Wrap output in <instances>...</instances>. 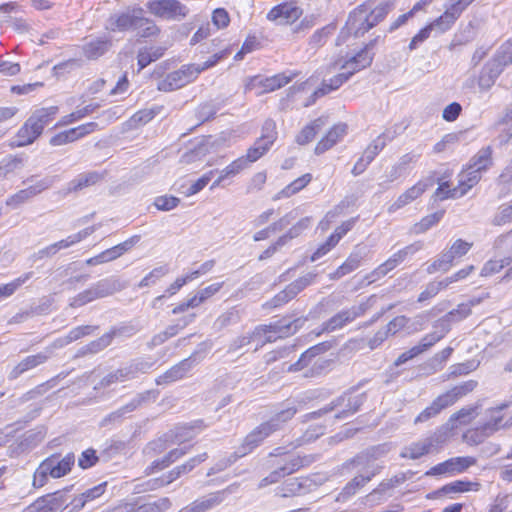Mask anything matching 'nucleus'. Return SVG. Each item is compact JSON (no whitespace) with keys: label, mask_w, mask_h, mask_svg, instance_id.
Here are the masks:
<instances>
[{"label":"nucleus","mask_w":512,"mask_h":512,"mask_svg":"<svg viewBox=\"0 0 512 512\" xmlns=\"http://www.w3.org/2000/svg\"><path fill=\"white\" fill-rule=\"evenodd\" d=\"M504 69L512 64V39L503 43L493 58Z\"/></svg>","instance_id":"052dcab7"},{"label":"nucleus","mask_w":512,"mask_h":512,"mask_svg":"<svg viewBox=\"0 0 512 512\" xmlns=\"http://www.w3.org/2000/svg\"><path fill=\"white\" fill-rule=\"evenodd\" d=\"M325 123L326 120L323 117L314 120L300 131L296 137V142L300 145H305L311 142Z\"/></svg>","instance_id":"72a5a7b5"},{"label":"nucleus","mask_w":512,"mask_h":512,"mask_svg":"<svg viewBox=\"0 0 512 512\" xmlns=\"http://www.w3.org/2000/svg\"><path fill=\"white\" fill-rule=\"evenodd\" d=\"M304 489L303 481L298 478H291L287 480L282 486L277 487L275 494L277 496L286 498L300 494Z\"/></svg>","instance_id":"ea45409f"},{"label":"nucleus","mask_w":512,"mask_h":512,"mask_svg":"<svg viewBox=\"0 0 512 512\" xmlns=\"http://www.w3.org/2000/svg\"><path fill=\"white\" fill-rule=\"evenodd\" d=\"M503 68L494 59L489 61L482 69L479 78L478 86L481 90H489L495 83L496 79L503 72Z\"/></svg>","instance_id":"393cba45"},{"label":"nucleus","mask_w":512,"mask_h":512,"mask_svg":"<svg viewBox=\"0 0 512 512\" xmlns=\"http://www.w3.org/2000/svg\"><path fill=\"white\" fill-rule=\"evenodd\" d=\"M111 42L106 38H96L83 45V53L88 59H97L110 48Z\"/></svg>","instance_id":"473e14b6"},{"label":"nucleus","mask_w":512,"mask_h":512,"mask_svg":"<svg viewBox=\"0 0 512 512\" xmlns=\"http://www.w3.org/2000/svg\"><path fill=\"white\" fill-rule=\"evenodd\" d=\"M471 313L470 305L468 304H460L458 307L449 313H447L445 316H443L441 319L437 320L434 324V328H443V332H448L450 330V324L454 321H460L467 316H469Z\"/></svg>","instance_id":"cd10ccee"},{"label":"nucleus","mask_w":512,"mask_h":512,"mask_svg":"<svg viewBox=\"0 0 512 512\" xmlns=\"http://www.w3.org/2000/svg\"><path fill=\"white\" fill-rule=\"evenodd\" d=\"M103 178L102 174L92 171L79 174L75 179L70 181L67 185V193L77 192L86 187L95 185Z\"/></svg>","instance_id":"c85d7f7f"},{"label":"nucleus","mask_w":512,"mask_h":512,"mask_svg":"<svg viewBox=\"0 0 512 512\" xmlns=\"http://www.w3.org/2000/svg\"><path fill=\"white\" fill-rule=\"evenodd\" d=\"M277 467L268 475L273 484L279 482L286 475H290L303 466V459L300 457H290L283 464Z\"/></svg>","instance_id":"a878e982"},{"label":"nucleus","mask_w":512,"mask_h":512,"mask_svg":"<svg viewBox=\"0 0 512 512\" xmlns=\"http://www.w3.org/2000/svg\"><path fill=\"white\" fill-rule=\"evenodd\" d=\"M237 488L238 485L232 484L222 491L210 493L200 499L195 500L193 503L184 507L179 512H206L222 503L226 494L234 493Z\"/></svg>","instance_id":"f8f14e48"},{"label":"nucleus","mask_w":512,"mask_h":512,"mask_svg":"<svg viewBox=\"0 0 512 512\" xmlns=\"http://www.w3.org/2000/svg\"><path fill=\"white\" fill-rule=\"evenodd\" d=\"M440 437V435L434 434L414 442L409 446L404 447L400 456L402 458H409L413 460L418 459L428 454L435 445L439 444L441 442Z\"/></svg>","instance_id":"f3484780"},{"label":"nucleus","mask_w":512,"mask_h":512,"mask_svg":"<svg viewBox=\"0 0 512 512\" xmlns=\"http://www.w3.org/2000/svg\"><path fill=\"white\" fill-rule=\"evenodd\" d=\"M98 329V326L85 325L73 328L63 340H58L54 343V347H61L65 344H69L76 341L84 336L91 335Z\"/></svg>","instance_id":"4c0bfd02"},{"label":"nucleus","mask_w":512,"mask_h":512,"mask_svg":"<svg viewBox=\"0 0 512 512\" xmlns=\"http://www.w3.org/2000/svg\"><path fill=\"white\" fill-rule=\"evenodd\" d=\"M367 252L366 246L356 245L345 262L339 266L335 272L330 274V278L338 280L356 270L360 266L362 260L366 257Z\"/></svg>","instance_id":"a211bd4d"},{"label":"nucleus","mask_w":512,"mask_h":512,"mask_svg":"<svg viewBox=\"0 0 512 512\" xmlns=\"http://www.w3.org/2000/svg\"><path fill=\"white\" fill-rule=\"evenodd\" d=\"M460 15L461 12L457 6H453L451 4L440 17L428 25L432 30H437L439 33H444L452 27Z\"/></svg>","instance_id":"bb28decb"},{"label":"nucleus","mask_w":512,"mask_h":512,"mask_svg":"<svg viewBox=\"0 0 512 512\" xmlns=\"http://www.w3.org/2000/svg\"><path fill=\"white\" fill-rule=\"evenodd\" d=\"M138 241L139 236H132L126 241L103 251L104 257L108 262L113 261L129 251Z\"/></svg>","instance_id":"e433bc0d"},{"label":"nucleus","mask_w":512,"mask_h":512,"mask_svg":"<svg viewBox=\"0 0 512 512\" xmlns=\"http://www.w3.org/2000/svg\"><path fill=\"white\" fill-rule=\"evenodd\" d=\"M447 288L444 280L432 281L427 284L425 289L419 294L418 302H424L430 298L436 296L441 290Z\"/></svg>","instance_id":"338daca9"},{"label":"nucleus","mask_w":512,"mask_h":512,"mask_svg":"<svg viewBox=\"0 0 512 512\" xmlns=\"http://www.w3.org/2000/svg\"><path fill=\"white\" fill-rule=\"evenodd\" d=\"M393 488L395 487L393 486L389 479L381 481L375 489H373L368 495H366V502L369 503L371 506L380 504L381 502H383V498H376L377 494L386 495Z\"/></svg>","instance_id":"3c124183"},{"label":"nucleus","mask_w":512,"mask_h":512,"mask_svg":"<svg viewBox=\"0 0 512 512\" xmlns=\"http://www.w3.org/2000/svg\"><path fill=\"white\" fill-rule=\"evenodd\" d=\"M392 9L393 3L389 0L377 5L374 0H367L349 15L348 25L351 30L354 29L356 36L364 35L381 22Z\"/></svg>","instance_id":"f257e3e1"},{"label":"nucleus","mask_w":512,"mask_h":512,"mask_svg":"<svg viewBox=\"0 0 512 512\" xmlns=\"http://www.w3.org/2000/svg\"><path fill=\"white\" fill-rule=\"evenodd\" d=\"M422 247L423 244L420 241L404 247L403 249L394 253L390 258H388L384 263L379 265L369 274H367L365 279L369 284L379 280L380 278L387 275L391 270L396 268L400 263H402L408 255H413L414 253L421 250Z\"/></svg>","instance_id":"0eeeda50"},{"label":"nucleus","mask_w":512,"mask_h":512,"mask_svg":"<svg viewBox=\"0 0 512 512\" xmlns=\"http://www.w3.org/2000/svg\"><path fill=\"white\" fill-rule=\"evenodd\" d=\"M96 299H99L97 293L95 291L94 286L92 285L88 289L80 292L75 297L71 298L70 306L73 308L81 307L87 303H90Z\"/></svg>","instance_id":"680f3d73"},{"label":"nucleus","mask_w":512,"mask_h":512,"mask_svg":"<svg viewBox=\"0 0 512 512\" xmlns=\"http://www.w3.org/2000/svg\"><path fill=\"white\" fill-rule=\"evenodd\" d=\"M508 407L507 403H503L497 407L486 410L487 421L483 424L488 433L494 434L496 431L512 426V417L504 420L502 411Z\"/></svg>","instance_id":"412c9836"},{"label":"nucleus","mask_w":512,"mask_h":512,"mask_svg":"<svg viewBox=\"0 0 512 512\" xmlns=\"http://www.w3.org/2000/svg\"><path fill=\"white\" fill-rule=\"evenodd\" d=\"M149 12L163 19H181L187 14V8L177 0H153L147 3Z\"/></svg>","instance_id":"9b49d317"},{"label":"nucleus","mask_w":512,"mask_h":512,"mask_svg":"<svg viewBox=\"0 0 512 512\" xmlns=\"http://www.w3.org/2000/svg\"><path fill=\"white\" fill-rule=\"evenodd\" d=\"M50 499L47 500L49 507L45 504L46 500H38L34 504L25 508L22 512H52L55 502L62 497L60 492H56L53 495L48 496Z\"/></svg>","instance_id":"6e6d98bb"},{"label":"nucleus","mask_w":512,"mask_h":512,"mask_svg":"<svg viewBox=\"0 0 512 512\" xmlns=\"http://www.w3.org/2000/svg\"><path fill=\"white\" fill-rule=\"evenodd\" d=\"M132 333L133 328L131 327L113 328L109 332L103 334L98 339L91 341L89 344H87L84 347V353L96 354L104 350L106 347H108L112 343L113 338L125 335H132Z\"/></svg>","instance_id":"6ab92c4d"},{"label":"nucleus","mask_w":512,"mask_h":512,"mask_svg":"<svg viewBox=\"0 0 512 512\" xmlns=\"http://www.w3.org/2000/svg\"><path fill=\"white\" fill-rule=\"evenodd\" d=\"M365 400L364 394L344 393L327 406L310 414L311 418L320 417L332 411H336L335 418L346 419L356 413Z\"/></svg>","instance_id":"39448f33"},{"label":"nucleus","mask_w":512,"mask_h":512,"mask_svg":"<svg viewBox=\"0 0 512 512\" xmlns=\"http://www.w3.org/2000/svg\"><path fill=\"white\" fill-rule=\"evenodd\" d=\"M492 149L490 146L484 147L472 158L470 164L474 169L481 172L485 171L492 164Z\"/></svg>","instance_id":"49530a36"},{"label":"nucleus","mask_w":512,"mask_h":512,"mask_svg":"<svg viewBox=\"0 0 512 512\" xmlns=\"http://www.w3.org/2000/svg\"><path fill=\"white\" fill-rule=\"evenodd\" d=\"M171 433V437L175 443H184L196 436L194 426L192 425L177 426Z\"/></svg>","instance_id":"bf43d9fd"},{"label":"nucleus","mask_w":512,"mask_h":512,"mask_svg":"<svg viewBox=\"0 0 512 512\" xmlns=\"http://www.w3.org/2000/svg\"><path fill=\"white\" fill-rule=\"evenodd\" d=\"M106 483H101L83 492L80 497L74 500L76 508L84 507L85 503L101 496L105 491Z\"/></svg>","instance_id":"864d4df0"},{"label":"nucleus","mask_w":512,"mask_h":512,"mask_svg":"<svg viewBox=\"0 0 512 512\" xmlns=\"http://www.w3.org/2000/svg\"><path fill=\"white\" fill-rule=\"evenodd\" d=\"M96 231V226H90V227H87L75 234H72L70 236H68L67 238L65 239H62L58 242H55L56 246H57V249L58 251L61 250V249H65V248H68L76 243H79L81 242L82 240H84L85 238H87L88 236H90L91 234H93L94 232Z\"/></svg>","instance_id":"37998d69"},{"label":"nucleus","mask_w":512,"mask_h":512,"mask_svg":"<svg viewBox=\"0 0 512 512\" xmlns=\"http://www.w3.org/2000/svg\"><path fill=\"white\" fill-rule=\"evenodd\" d=\"M385 141L379 136L374 139L364 150L361 158L365 160L366 163H371L374 158L379 154V152L384 148Z\"/></svg>","instance_id":"0e129e2a"},{"label":"nucleus","mask_w":512,"mask_h":512,"mask_svg":"<svg viewBox=\"0 0 512 512\" xmlns=\"http://www.w3.org/2000/svg\"><path fill=\"white\" fill-rule=\"evenodd\" d=\"M51 356V352L47 349L34 355H29L18 362L9 372L8 378L15 380L22 374L44 364Z\"/></svg>","instance_id":"dca6fc26"},{"label":"nucleus","mask_w":512,"mask_h":512,"mask_svg":"<svg viewBox=\"0 0 512 512\" xmlns=\"http://www.w3.org/2000/svg\"><path fill=\"white\" fill-rule=\"evenodd\" d=\"M151 394H152L151 391H145V392L137 394L134 398H132L130 400V402H128L124 406L120 407L116 411H113L112 413L105 416L102 419L100 425L102 427H106L109 424L121 422L126 414L135 411L138 407H140L142 404L147 402V400L150 398Z\"/></svg>","instance_id":"4468645a"},{"label":"nucleus","mask_w":512,"mask_h":512,"mask_svg":"<svg viewBox=\"0 0 512 512\" xmlns=\"http://www.w3.org/2000/svg\"><path fill=\"white\" fill-rule=\"evenodd\" d=\"M488 430L485 429L484 425L475 429H470L463 435L464 441L469 445H478L482 443L486 438L491 436Z\"/></svg>","instance_id":"4d7b16f0"},{"label":"nucleus","mask_w":512,"mask_h":512,"mask_svg":"<svg viewBox=\"0 0 512 512\" xmlns=\"http://www.w3.org/2000/svg\"><path fill=\"white\" fill-rule=\"evenodd\" d=\"M312 180V175L310 173H306L302 175L301 177L295 179L293 182H291L289 185H287L284 189H282L274 199H280L282 197H290L300 190H302L304 187H306L310 181Z\"/></svg>","instance_id":"c9c22d12"},{"label":"nucleus","mask_w":512,"mask_h":512,"mask_svg":"<svg viewBox=\"0 0 512 512\" xmlns=\"http://www.w3.org/2000/svg\"><path fill=\"white\" fill-rule=\"evenodd\" d=\"M153 366V363L148 360L136 359L131 361L124 367H121L124 381H129L137 378L139 374L147 373Z\"/></svg>","instance_id":"c756f323"},{"label":"nucleus","mask_w":512,"mask_h":512,"mask_svg":"<svg viewBox=\"0 0 512 512\" xmlns=\"http://www.w3.org/2000/svg\"><path fill=\"white\" fill-rule=\"evenodd\" d=\"M134 30L137 31V36L140 38L154 37L160 32V29L152 20L144 18L142 15Z\"/></svg>","instance_id":"09e8293b"},{"label":"nucleus","mask_w":512,"mask_h":512,"mask_svg":"<svg viewBox=\"0 0 512 512\" xmlns=\"http://www.w3.org/2000/svg\"><path fill=\"white\" fill-rule=\"evenodd\" d=\"M74 463L75 456L73 453H68L63 458L55 454L47 457L39 464L33 474V487H43L47 484L49 477L58 479L67 475L71 471Z\"/></svg>","instance_id":"7ed1b4c3"},{"label":"nucleus","mask_w":512,"mask_h":512,"mask_svg":"<svg viewBox=\"0 0 512 512\" xmlns=\"http://www.w3.org/2000/svg\"><path fill=\"white\" fill-rule=\"evenodd\" d=\"M249 166L246 163L245 159L241 156L231 162L229 165H227L224 169H222L220 172L222 173V176H224L226 179L235 177L245 169H247Z\"/></svg>","instance_id":"774afa93"},{"label":"nucleus","mask_w":512,"mask_h":512,"mask_svg":"<svg viewBox=\"0 0 512 512\" xmlns=\"http://www.w3.org/2000/svg\"><path fill=\"white\" fill-rule=\"evenodd\" d=\"M311 225V217H304L294 224L284 235L280 236V244H287L290 240L300 236Z\"/></svg>","instance_id":"c03bdc74"},{"label":"nucleus","mask_w":512,"mask_h":512,"mask_svg":"<svg viewBox=\"0 0 512 512\" xmlns=\"http://www.w3.org/2000/svg\"><path fill=\"white\" fill-rule=\"evenodd\" d=\"M164 51L165 48L161 46L140 49L137 55L139 70L144 69L151 62L161 58L164 54Z\"/></svg>","instance_id":"f704fd0d"},{"label":"nucleus","mask_w":512,"mask_h":512,"mask_svg":"<svg viewBox=\"0 0 512 512\" xmlns=\"http://www.w3.org/2000/svg\"><path fill=\"white\" fill-rule=\"evenodd\" d=\"M428 188V184L424 181H419L412 187L403 192L389 207V212H395L404 206L410 204L418 199Z\"/></svg>","instance_id":"5701e85b"},{"label":"nucleus","mask_w":512,"mask_h":512,"mask_svg":"<svg viewBox=\"0 0 512 512\" xmlns=\"http://www.w3.org/2000/svg\"><path fill=\"white\" fill-rule=\"evenodd\" d=\"M199 75V70L194 68V64L183 65L180 69L167 74L157 83V89L163 92H170L182 88L195 80Z\"/></svg>","instance_id":"6e6552de"},{"label":"nucleus","mask_w":512,"mask_h":512,"mask_svg":"<svg viewBox=\"0 0 512 512\" xmlns=\"http://www.w3.org/2000/svg\"><path fill=\"white\" fill-rule=\"evenodd\" d=\"M481 171L471 165L459 174L458 189L461 197L464 196L481 179Z\"/></svg>","instance_id":"7c9ffc66"},{"label":"nucleus","mask_w":512,"mask_h":512,"mask_svg":"<svg viewBox=\"0 0 512 512\" xmlns=\"http://www.w3.org/2000/svg\"><path fill=\"white\" fill-rule=\"evenodd\" d=\"M196 361L193 357L182 360L178 364L168 369L165 373L156 378V384H169L182 379L195 365Z\"/></svg>","instance_id":"aec40b11"},{"label":"nucleus","mask_w":512,"mask_h":512,"mask_svg":"<svg viewBox=\"0 0 512 512\" xmlns=\"http://www.w3.org/2000/svg\"><path fill=\"white\" fill-rule=\"evenodd\" d=\"M280 430L279 423L263 422L254 428L243 440L235 452V458L243 457L252 452L272 433Z\"/></svg>","instance_id":"1a4fd4ad"},{"label":"nucleus","mask_w":512,"mask_h":512,"mask_svg":"<svg viewBox=\"0 0 512 512\" xmlns=\"http://www.w3.org/2000/svg\"><path fill=\"white\" fill-rule=\"evenodd\" d=\"M93 286L98 298H104L125 288V284L115 277H108L99 280Z\"/></svg>","instance_id":"2f4dec72"},{"label":"nucleus","mask_w":512,"mask_h":512,"mask_svg":"<svg viewBox=\"0 0 512 512\" xmlns=\"http://www.w3.org/2000/svg\"><path fill=\"white\" fill-rule=\"evenodd\" d=\"M99 107H100V105L97 103L86 105L85 107L78 109V110L72 112L71 114L62 117L56 126L69 125V124H71L75 121H78V120L84 118L85 116L93 113Z\"/></svg>","instance_id":"a18cd8bd"},{"label":"nucleus","mask_w":512,"mask_h":512,"mask_svg":"<svg viewBox=\"0 0 512 512\" xmlns=\"http://www.w3.org/2000/svg\"><path fill=\"white\" fill-rule=\"evenodd\" d=\"M329 348L330 345L327 342L319 343L313 347H310L304 353H302L296 363L289 366L288 370L294 372L300 371L311 365L310 370L305 372L304 376L309 377L319 374L327 366L329 361L320 357H316L326 352Z\"/></svg>","instance_id":"423d86ee"},{"label":"nucleus","mask_w":512,"mask_h":512,"mask_svg":"<svg viewBox=\"0 0 512 512\" xmlns=\"http://www.w3.org/2000/svg\"><path fill=\"white\" fill-rule=\"evenodd\" d=\"M142 13V8H134L122 13L113 14L107 20L106 29L113 32L135 29Z\"/></svg>","instance_id":"ddd939ff"},{"label":"nucleus","mask_w":512,"mask_h":512,"mask_svg":"<svg viewBox=\"0 0 512 512\" xmlns=\"http://www.w3.org/2000/svg\"><path fill=\"white\" fill-rule=\"evenodd\" d=\"M97 128H98V124L96 122H89L86 124H82L78 127L66 130V132L69 136L70 141L74 142V141L94 132L95 130H97Z\"/></svg>","instance_id":"e2e57ef3"},{"label":"nucleus","mask_w":512,"mask_h":512,"mask_svg":"<svg viewBox=\"0 0 512 512\" xmlns=\"http://www.w3.org/2000/svg\"><path fill=\"white\" fill-rule=\"evenodd\" d=\"M349 79V75L344 72L332 77L328 82H323L322 86L314 92V96L321 97L327 93L338 89L344 82Z\"/></svg>","instance_id":"de8ad7c7"},{"label":"nucleus","mask_w":512,"mask_h":512,"mask_svg":"<svg viewBox=\"0 0 512 512\" xmlns=\"http://www.w3.org/2000/svg\"><path fill=\"white\" fill-rule=\"evenodd\" d=\"M453 262V256L445 250L427 267V273L447 272L453 266Z\"/></svg>","instance_id":"58836bf2"},{"label":"nucleus","mask_w":512,"mask_h":512,"mask_svg":"<svg viewBox=\"0 0 512 512\" xmlns=\"http://www.w3.org/2000/svg\"><path fill=\"white\" fill-rule=\"evenodd\" d=\"M302 15V10L295 3H282L273 7L267 14L269 21L280 24H289L295 22Z\"/></svg>","instance_id":"2eb2a0df"},{"label":"nucleus","mask_w":512,"mask_h":512,"mask_svg":"<svg viewBox=\"0 0 512 512\" xmlns=\"http://www.w3.org/2000/svg\"><path fill=\"white\" fill-rule=\"evenodd\" d=\"M477 384L475 380H468L440 394L415 418L414 423H423L436 417L441 411L454 405L461 398L471 393L477 387Z\"/></svg>","instance_id":"f03ea898"},{"label":"nucleus","mask_w":512,"mask_h":512,"mask_svg":"<svg viewBox=\"0 0 512 512\" xmlns=\"http://www.w3.org/2000/svg\"><path fill=\"white\" fill-rule=\"evenodd\" d=\"M444 211H437L423 217L419 222L415 223L411 228V233L422 234L436 225L443 217Z\"/></svg>","instance_id":"a19ab883"},{"label":"nucleus","mask_w":512,"mask_h":512,"mask_svg":"<svg viewBox=\"0 0 512 512\" xmlns=\"http://www.w3.org/2000/svg\"><path fill=\"white\" fill-rule=\"evenodd\" d=\"M480 484L475 482H469V481H461L457 480L454 482H451L441 488V491L443 493L449 494V493H460V492H466L471 489H474L475 491L479 490Z\"/></svg>","instance_id":"5fc2aeb1"},{"label":"nucleus","mask_w":512,"mask_h":512,"mask_svg":"<svg viewBox=\"0 0 512 512\" xmlns=\"http://www.w3.org/2000/svg\"><path fill=\"white\" fill-rule=\"evenodd\" d=\"M437 330L425 335L416 348L420 350V354L432 347L436 342L441 340L447 332H443V328H436Z\"/></svg>","instance_id":"69168bd1"},{"label":"nucleus","mask_w":512,"mask_h":512,"mask_svg":"<svg viewBox=\"0 0 512 512\" xmlns=\"http://www.w3.org/2000/svg\"><path fill=\"white\" fill-rule=\"evenodd\" d=\"M476 409V406L463 407L450 416L448 423L452 428L456 426V422H459L460 424H467L473 418Z\"/></svg>","instance_id":"13d9d810"},{"label":"nucleus","mask_w":512,"mask_h":512,"mask_svg":"<svg viewBox=\"0 0 512 512\" xmlns=\"http://www.w3.org/2000/svg\"><path fill=\"white\" fill-rule=\"evenodd\" d=\"M476 462V458L471 456L453 457L448 459L451 475L466 471L469 467L475 465Z\"/></svg>","instance_id":"8fccbe9b"},{"label":"nucleus","mask_w":512,"mask_h":512,"mask_svg":"<svg viewBox=\"0 0 512 512\" xmlns=\"http://www.w3.org/2000/svg\"><path fill=\"white\" fill-rule=\"evenodd\" d=\"M44 127L37 121V118L31 115L24 126L18 132L17 146L31 144L43 132Z\"/></svg>","instance_id":"b1692460"},{"label":"nucleus","mask_w":512,"mask_h":512,"mask_svg":"<svg viewBox=\"0 0 512 512\" xmlns=\"http://www.w3.org/2000/svg\"><path fill=\"white\" fill-rule=\"evenodd\" d=\"M368 301L363 302L359 305L352 306L348 309L341 310L334 316H332L330 319L325 321L322 326L321 330L317 332V335H320L321 333L327 332H334L336 330L342 329L347 324L354 321L356 318L362 316L368 309H369Z\"/></svg>","instance_id":"9d476101"},{"label":"nucleus","mask_w":512,"mask_h":512,"mask_svg":"<svg viewBox=\"0 0 512 512\" xmlns=\"http://www.w3.org/2000/svg\"><path fill=\"white\" fill-rule=\"evenodd\" d=\"M373 54L370 52L368 45L355 56L346 61V67H351L356 63V69H364L371 65Z\"/></svg>","instance_id":"603ef678"},{"label":"nucleus","mask_w":512,"mask_h":512,"mask_svg":"<svg viewBox=\"0 0 512 512\" xmlns=\"http://www.w3.org/2000/svg\"><path fill=\"white\" fill-rule=\"evenodd\" d=\"M347 129L348 127L345 123H338L334 125L317 143L315 153L319 155L332 148L347 134Z\"/></svg>","instance_id":"4be33fe9"},{"label":"nucleus","mask_w":512,"mask_h":512,"mask_svg":"<svg viewBox=\"0 0 512 512\" xmlns=\"http://www.w3.org/2000/svg\"><path fill=\"white\" fill-rule=\"evenodd\" d=\"M32 275L33 272H27L10 283L0 285V301L12 296Z\"/></svg>","instance_id":"79ce46f5"},{"label":"nucleus","mask_w":512,"mask_h":512,"mask_svg":"<svg viewBox=\"0 0 512 512\" xmlns=\"http://www.w3.org/2000/svg\"><path fill=\"white\" fill-rule=\"evenodd\" d=\"M304 322V318H297L293 321L282 319L269 325H258L250 334L236 337L230 343L228 352H237L254 341V338H260L268 332H279L282 335L296 333Z\"/></svg>","instance_id":"20e7f679"}]
</instances>
